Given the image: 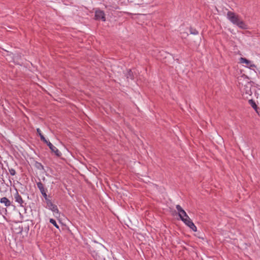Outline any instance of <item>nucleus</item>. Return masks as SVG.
<instances>
[{
    "mask_svg": "<svg viewBox=\"0 0 260 260\" xmlns=\"http://www.w3.org/2000/svg\"><path fill=\"white\" fill-rule=\"evenodd\" d=\"M189 32L190 34L197 35L199 34V31L193 27H190L189 28Z\"/></svg>",
    "mask_w": 260,
    "mask_h": 260,
    "instance_id": "dca6fc26",
    "label": "nucleus"
},
{
    "mask_svg": "<svg viewBox=\"0 0 260 260\" xmlns=\"http://www.w3.org/2000/svg\"><path fill=\"white\" fill-rule=\"evenodd\" d=\"M94 17L95 19L97 20H102L103 21H106L105 14L102 10H98L95 11Z\"/></svg>",
    "mask_w": 260,
    "mask_h": 260,
    "instance_id": "423d86ee",
    "label": "nucleus"
},
{
    "mask_svg": "<svg viewBox=\"0 0 260 260\" xmlns=\"http://www.w3.org/2000/svg\"><path fill=\"white\" fill-rule=\"evenodd\" d=\"M0 203L4 204L7 207H13L11 202L6 197H3L0 199Z\"/></svg>",
    "mask_w": 260,
    "mask_h": 260,
    "instance_id": "1a4fd4ad",
    "label": "nucleus"
},
{
    "mask_svg": "<svg viewBox=\"0 0 260 260\" xmlns=\"http://www.w3.org/2000/svg\"><path fill=\"white\" fill-rule=\"evenodd\" d=\"M237 25L239 28L246 29L247 28V25L244 23V22L243 20H239V22H237V23L236 24Z\"/></svg>",
    "mask_w": 260,
    "mask_h": 260,
    "instance_id": "f8f14e48",
    "label": "nucleus"
},
{
    "mask_svg": "<svg viewBox=\"0 0 260 260\" xmlns=\"http://www.w3.org/2000/svg\"><path fill=\"white\" fill-rule=\"evenodd\" d=\"M227 18L232 23L235 25H236L240 20L238 16L236 15L234 12L231 11H229L227 13Z\"/></svg>",
    "mask_w": 260,
    "mask_h": 260,
    "instance_id": "20e7f679",
    "label": "nucleus"
},
{
    "mask_svg": "<svg viewBox=\"0 0 260 260\" xmlns=\"http://www.w3.org/2000/svg\"><path fill=\"white\" fill-rule=\"evenodd\" d=\"M37 185L38 188L40 190L41 194L43 196L44 199L46 200L48 198H49L47 194V189L44 187L43 183L41 181H39L38 182H37Z\"/></svg>",
    "mask_w": 260,
    "mask_h": 260,
    "instance_id": "39448f33",
    "label": "nucleus"
},
{
    "mask_svg": "<svg viewBox=\"0 0 260 260\" xmlns=\"http://www.w3.org/2000/svg\"><path fill=\"white\" fill-rule=\"evenodd\" d=\"M90 253H91V254L93 256H96L97 255H98V253L94 250H90Z\"/></svg>",
    "mask_w": 260,
    "mask_h": 260,
    "instance_id": "412c9836",
    "label": "nucleus"
},
{
    "mask_svg": "<svg viewBox=\"0 0 260 260\" xmlns=\"http://www.w3.org/2000/svg\"><path fill=\"white\" fill-rule=\"evenodd\" d=\"M240 62L245 63L247 66L251 67H255V66L250 60L246 59V58L241 57L240 59Z\"/></svg>",
    "mask_w": 260,
    "mask_h": 260,
    "instance_id": "9d476101",
    "label": "nucleus"
},
{
    "mask_svg": "<svg viewBox=\"0 0 260 260\" xmlns=\"http://www.w3.org/2000/svg\"><path fill=\"white\" fill-rule=\"evenodd\" d=\"M49 222L57 229H59V225L57 224L56 221L54 219L50 218Z\"/></svg>",
    "mask_w": 260,
    "mask_h": 260,
    "instance_id": "f3484780",
    "label": "nucleus"
},
{
    "mask_svg": "<svg viewBox=\"0 0 260 260\" xmlns=\"http://www.w3.org/2000/svg\"><path fill=\"white\" fill-rule=\"evenodd\" d=\"M181 220L193 232L197 231V226L194 225L189 217H187L185 218V219H182L181 218Z\"/></svg>",
    "mask_w": 260,
    "mask_h": 260,
    "instance_id": "7ed1b4c3",
    "label": "nucleus"
},
{
    "mask_svg": "<svg viewBox=\"0 0 260 260\" xmlns=\"http://www.w3.org/2000/svg\"><path fill=\"white\" fill-rule=\"evenodd\" d=\"M178 215L181 220V218L182 219H185V218L189 217L188 216V215L186 214V212L184 210H182V211H181V212L179 213Z\"/></svg>",
    "mask_w": 260,
    "mask_h": 260,
    "instance_id": "2eb2a0df",
    "label": "nucleus"
},
{
    "mask_svg": "<svg viewBox=\"0 0 260 260\" xmlns=\"http://www.w3.org/2000/svg\"><path fill=\"white\" fill-rule=\"evenodd\" d=\"M124 76L128 81L129 79L133 80L135 79V75L131 69H127L124 73Z\"/></svg>",
    "mask_w": 260,
    "mask_h": 260,
    "instance_id": "6e6552de",
    "label": "nucleus"
},
{
    "mask_svg": "<svg viewBox=\"0 0 260 260\" xmlns=\"http://www.w3.org/2000/svg\"><path fill=\"white\" fill-rule=\"evenodd\" d=\"M252 82L250 81L248 82L245 85L244 90L245 91V93L246 94L251 95L252 94V92L251 90V88L252 86Z\"/></svg>",
    "mask_w": 260,
    "mask_h": 260,
    "instance_id": "9b49d317",
    "label": "nucleus"
},
{
    "mask_svg": "<svg viewBox=\"0 0 260 260\" xmlns=\"http://www.w3.org/2000/svg\"><path fill=\"white\" fill-rule=\"evenodd\" d=\"M45 201L47 204V208L53 212L55 217H59L60 216V213L57 206L53 204L51 200L49 198L45 200Z\"/></svg>",
    "mask_w": 260,
    "mask_h": 260,
    "instance_id": "f257e3e1",
    "label": "nucleus"
},
{
    "mask_svg": "<svg viewBox=\"0 0 260 260\" xmlns=\"http://www.w3.org/2000/svg\"><path fill=\"white\" fill-rule=\"evenodd\" d=\"M49 147L51 150L52 153H54V154L57 157H60L62 155L61 152L54 146L49 140L47 141V143H45Z\"/></svg>",
    "mask_w": 260,
    "mask_h": 260,
    "instance_id": "f03ea898",
    "label": "nucleus"
},
{
    "mask_svg": "<svg viewBox=\"0 0 260 260\" xmlns=\"http://www.w3.org/2000/svg\"><path fill=\"white\" fill-rule=\"evenodd\" d=\"M176 208L177 210L178 211V213H180V212H181V211H182V210H183V209H182V208L181 207V206H180V205H177L176 206Z\"/></svg>",
    "mask_w": 260,
    "mask_h": 260,
    "instance_id": "aec40b11",
    "label": "nucleus"
},
{
    "mask_svg": "<svg viewBox=\"0 0 260 260\" xmlns=\"http://www.w3.org/2000/svg\"><path fill=\"white\" fill-rule=\"evenodd\" d=\"M14 199L16 202L18 203L21 207H24L26 203H24L21 196L17 191L14 195Z\"/></svg>",
    "mask_w": 260,
    "mask_h": 260,
    "instance_id": "0eeeda50",
    "label": "nucleus"
},
{
    "mask_svg": "<svg viewBox=\"0 0 260 260\" xmlns=\"http://www.w3.org/2000/svg\"><path fill=\"white\" fill-rule=\"evenodd\" d=\"M248 103L251 105V106L258 113V107L254 101L252 99H251L248 101Z\"/></svg>",
    "mask_w": 260,
    "mask_h": 260,
    "instance_id": "4468645a",
    "label": "nucleus"
},
{
    "mask_svg": "<svg viewBox=\"0 0 260 260\" xmlns=\"http://www.w3.org/2000/svg\"><path fill=\"white\" fill-rule=\"evenodd\" d=\"M37 134L40 136L41 141H42L44 143H47V140H46L44 137L42 133L41 129L39 128H37Z\"/></svg>",
    "mask_w": 260,
    "mask_h": 260,
    "instance_id": "ddd939ff",
    "label": "nucleus"
},
{
    "mask_svg": "<svg viewBox=\"0 0 260 260\" xmlns=\"http://www.w3.org/2000/svg\"><path fill=\"white\" fill-rule=\"evenodd\" d=\"M35 167L39 170H43L44 169V166L42 165V164L41 162L36 161L35 162Z\"/></svg>",
    "mask_w": 260,
    "mask_h": 260,
    "instance_id": "a211bd4d",
    "label": "nucleus"
},
{
    "mask_svg": "<svg viewBox=\"0 0 260 260\" xmlns=\"http://www.w3.org/2000/svg\"><path fill=\"white\" fill-rule=\"evenodd\" d=\"M9 171L12 176H14L16 174V171L13 168H9Z\"/></svg>",
    "mask_w": 260,
    "mask_h": 260,
    "instance_id": "6ab92c4d",
    "label": "nucleus"
}]
</instances>
